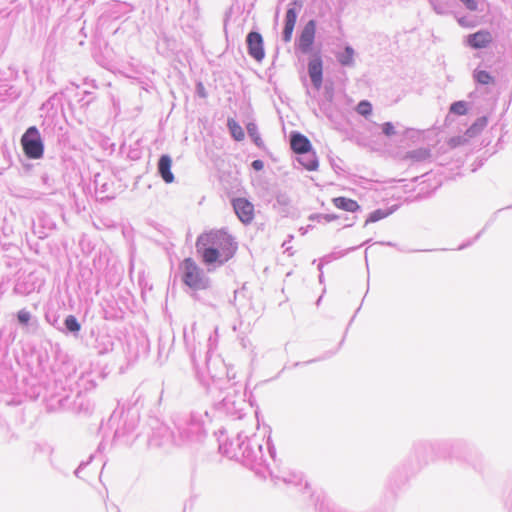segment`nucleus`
I'll return each mask as SVG.
<instances>
[{
  "label": "nucleus",
  "mask_w": 512,
  "mask_h": 512,
  "mask_svg": "<svg viewBox=\"0 0 512 512\" xmlns=\"http://www.w3.org/2000/svg\"><path fill=\"white\" fill-rule=\"evenodd\" d=\"M475 132V125H472L470 128L467 129L466 135H468L469 137H473L475 135Z\"/></svg>",
  "instance_id": "nucleus-27"
},
{
  "label": "nucleus",
  "mask_w": 512,
  "mask_h": 512,
  "mask_svg": "<svg viewBox=\"0 0 512 512\" xmlns=\"http://www.w3.org/2000/svg\"><path fill=\"white\" fill-rule=\"evenodd\" d=\"M474 78L478 83L483 85H487L493 82V77L484 70L475 71Z\"/></svg>",
  "instance_id": "nucleus-18"
},
{
  "label": "nucleus",
  "mask_w": 512,
  "mask_h": 512,
  "mask_svg": "<svg viewBox=\"0 0 512 512\" xmlns=\"http://www.w3.org/2000/svg\"><path fill=\"white\" fill-rule=\"evenodd\" d=\"M388 215H389V212L381 210V209H377L369 215V217L366 220V224L377 222L381 219L386 218Z\"/></svg>",
  "instance_id": "nucleus-20"
},
{
  "label": "nucleus",
  "mask_w": 512,
  "mask_h": 512,
  "mask_svg": "<svg viewBox=\"0 0 512 512\" xmlns=\"http://www.w3.org/2000/svg\"><path fill=\"white\" fill-rule=\"evenodd\" d=\"M300 163L309 171H314L318 168V159L315 153H306L299 159Z\"/></svg>",
  "instance_id": "nucleus-14"
},
{
  "label": "nucleus",
  "mask_w": 512,
  "mask_h": 512,
  "mask_svg": "<svg viewBox=\"0 0 512 512\" xmlns=\"http://www.w3.org/2000/svg\"><path fill=\"white\" fill-rule=\"evenodd\" d=\"M332 203L337 209L346 212H356L360 209V205L357 201L346 197L333 198Z\"/></svg>",
  "instance_id": "nucleus-12"
},
{
  "label": "nucleus",
  "mask_w": 512,
  "mask_h": 512,
  "mask_svg": "<svg viewBox=\"0 0 512 512\" xmlns=\"http://www.w3.org/2000/svg\"><path fill=\"white\" fill-rule=\"evenodd\" d=\"M315 32H316L315 21L314 20L308 21L301 32V35L299 38V43H298L299 49L302 52L307 53L310 51V49L313 45L314 39H315Z\"/></svg>",
  "instance_id": "nucleus-6"
},
{
  "label": "nucleus",
  "mask_w": 512,
  "mask_h": 512,
  "mask_svg": "<svg viewBox=\"0 0 512 512\" xmlns=\"http://www.w3.org/2000/svg\"><path fill=\"white\" fill-rule=\"evenodd\" d=\"M234 211L239 220L244 224H249L254 219V205L246 198H236L232 201Z\"/></svg>",
  "instance_id": "nucleus-5"
},
{
  "label": "nucleus",
  "mask_w": 512,
  "mask_h": 512,
  "mask_svg": "<svg viewBox=\"0 0 512 512\" xmlns=\"http://www.w3.org/2000/svg\"><path fill=\"white\" fill-rule=\"evenodd\" d=\"M248 54L257 62H261L265 57L263 37L258 32H250L246 38Z\"/></svg>",
  "instance_id": "nucleus-4"
},
{
  "label": "nucleus",
  "mask_w": 512,
  "mask_h": 512,
  "mask_svg": "<svg viewBox=\"0 0 512 512\" xmlns=\"http://www.w3.org/2000/svg\"><path fill=\"white\" fill-rule=\"evenodd\" d=\"M182 280L194 290H203L208 287V281L205 278L202 269L192 258H186L181 263Z\"/></svg>",
  "instance_id": "nucleus-2"
},
{
  "label": "nucleus",
  "mask_w": 512,
  "mask_h": 512,
  "mask_svg": "<svg viewBox=\"0 0 512 512\" xmlns=\"http://www.w3.org/2000/svg\"><path fill=\"white\" fill-rule=\"evenodd\" d=\"M17 317L20 323L27 324L30 321L31 315L28 311L20 310Z\"/></svg>",
  "instance_id": "nucleus-24"
},
{
  "label": "nucleus",
  "mask_w": 512,
  "mask_h": 512,
  "mask_svg": "<svg viewBox=\"0 0 512 512\" xmlns=\"http://www.w3.org/2000/svg\"><path fill=\"white\" fill-rule=\"evenodd\" d=\"M290 145L291 149L297 154H306L310 152L312 148L309 139L300 133L291 135Z\"/></svg>",
  "instance_id": "nucleus-8"
},
{
  "label": "nucleus",
  "mask_w": 512,
  "mask_h": 512,
  "mask_svg": "<svg viewBox=\"0 0 512 512\" xmlns=\"http://www.w3.org/2000/svg\"><path fill=\"white\" fill-rule=\"evenodd\" d=\"M356 110L360 115L368 116L372 112V105L370 104V102L364 100L359 102Z\"/></svg>",
  "instance_id": "nucleus-22"
},
{
  "label": "nucleus",
  "mask_w": 512,
  "mask_h": 512,
  "mask_svg": "<svg viewBox=\"0 0 512 512\" xmlns=\"http://www.w3.org/2000/svg\"><path fill=\"white\" fill-rule=\"evenodd\" d=\"M382 130H383L384 134L387 136H391V135L395 134L394 126L390 122L384 123L382 125Z\"/></svg>",
  "instance_id": "nucleus-25"
},
{
  "label": "nucleus",
  "mask_w": 512,
  "mask_h": 512,
  "mask_svg": "<svg viewBox=\"0 0 512 512\" xmlns=\"http://www.w3.org/2000/svg\"><path fill=\"white\" fill-rule=\"evenodd\" d=\"M353 57H354V50L347 46L343 53L338 55V61L344 65L348 66L353 63Z\"/></svg>",
  "instance_id": "nucleus-17"
},
{
  "label": "nucleus",
  "mask_w": 512,
  "mask_h": 512,
  "mask_svg": "<svg viewBox=\"0 0 512 512\" xmlns=\"http://www.w3.org/2000/svg\"><path fill=\"white\" fill-rule=\"evenodd\" d=\"M492 41V35L487 30H481L468 36V44L475 48L480 49L486 47Z\"/></svg>",
  "instance_id": "nucleus-9"
},
{
  "label": "nucleus",
  "mask_w": 512,
  "mask_h": 512,
  "mask_svg": "<svg viewBox=\"0 0 512 512\" xmlns=\"http://www.w3.org/2000/svg\"><path fill=\"white\" fill-rule=\"evenodd\" d=\"M335 218H336V216H327L326 217L327 220H332V219H335Z\"/></svg>",
  "instance_id": "nucleus-28"
},
{
  "label": "nucleus",
  "mask_w": 512,
  "mask_h": 512,
  "mask_svg": "<svg viewBox=\"0 0 512 512\" xmlns=\"http://www.w3.org/2000/svg\"><path fill=\"white\" fill-rule=\"evenodd\" d=\"M450 112L456 114V115H465L468 112L467 104L465 101H457L454 102L450 106Z\"/></svg>",
  "instance_id": "nucleus-19"
},
{
  "label": "nucleus",
  "mask_w": 512,
  "mask_h": 512,
  "mask_svg": "<svg viewBox=\"0 0 512 512\" xmlns=\"http://www.w3.org/2000/svg\"><path fill=\"white\" fill-rule=\"evenodd\" d=\"M65 326L71 332H78L81 328L79 322L73 315H69L66 317Z\"/></svg>",
  "instance_id": "nucleus-21"
},
{
  "label": "nucleus",
  "mask_w": 512,
  "mask_h": 512,
  "mask_svg": "<svg viewBox=\"0 0 512 512\" xmlns=\"http://www.w3.org/2000/svg\"><path fill=\"white\" fill-rule=\"evenodd\" d=\"M252 167L256 170V171H260L263 169L264 167V164L261 160H254L252 162Z\"/></svg>",
  "instance_id": "nucleus-26"
},
{
  "label": "nucleus",
  "mask_w": 512,
  "mask_h": 512,
  "mask_svg": "<svg viewBox=\"0 0 512 512\" xmlns=\"http://www.w3.org/2000/svg\"><path fill=\"white\" fill-rule=\"evenodd\" d=\"M21 145L25 156L29 159H40L44 154V144L35 126L29 127L22 135Z\"/></svg>",
  "instance_id": "nucleus-3"
},
{
  "label": "nucleus",
  "mask_w": 512,
  "mask_h": 512,
  "mask_svg": "<svg viewBox=\"0 0 512 512\" xmlns=\"http://www.w3.org/2000/svg\"><path fill=\"white\" fill-rule=\"evenodd\" d=\"M466 142V139L461 137V136H457V137H452L448 140V145L451 147V148H456L457 146H460L462 144H464Z\"/></svg>",
  "instance_id": "nucleus-23"
},
{
  "label": "nucleus",
  "mask_w": 512,
  "mask_h": 512,
  "mask_svg": "<svg viewBox=\"0 0 512 512\" xmlns=\"http://www.w3.org/2000/svg\"><path fill=\"white\" fill-rule=\"evenodd\" d=\"M172 159L168 155H162L158 161V171L166 183L174 181V175L171 172Z\"/></svg>",
  "instance_id": "nucleus-11"
},
{
  "label": "nucleus",
  "mask_w": 512,
  "mask_h": 512,
  "mask_svg": "<svg viewBox=\"0 0 512 512\" xmlns=\"http://www.w3.org/2000/svg\"><path fill=\"white\" fill-rule=\"evenodd\" d=\"M431 152L427 148H418L413 151H409L404 155L405 160H410L412 162H422L430 158Z\"/></svg>",
  "instance_id": "nucleus-13"
},
{
  "label": "nucleus",
  "mask_w": 512,
  "mask_h": 512,
  "mask_svg": "<svg viewBox=\"0 0 512 512\" xmlns=\"http://www.w3.org/2000/svg\"><path fill=\"white\" fill-rule=\"evenodd\" d=\"M196 250L205 265H223L236 255L238 243L225 230H211L197 238Z\"/></svg>",
  "instance_id": "nucleus-1"
},
{
  "label": "nucleus",
  "mask_w": 512,
  "mask_h": 512,
  "mask_svg": "<svg viewBox=\"0 0 512 512\" xmlns=\"http://www.w3.org/2000/svg\"><path fill=\"white\" fill-rule=\"evenodd\" d=\"M308 73L311 81L316 89H320L322 86V74H323V63L319 55H316L308 63Z\"/></svg>",
  "instance_id": "nucleus-7"
},
{
  "label": "nucleus",
  "mask_w": 512,
  "mask_h": 512,
  "mask_svg": "<svg viewBox=\"0 0 512 512\" xmlns=\"http://www.w3.org/2000/svg\"><path fill=\"white\" fill-rule=\"evenodd\" d=\"M228 128L236 141H242L245 137L242 127L232 118L228 119Z\"/></svg>",
  "instance_id": "nucleus-15"
},
{
  "label": "nucleus",
  "mask_w": 512,
  "mask_h": 512,
  "mask_svg": "<svg viewBox=\"0 0 512 512\" xmlns=\"http://www.w3.org/2000/svg\"><path fill=\"white\" fill-rule=\"evenodd\" d=\"M297 11L295 8L291 7L287 10L285 16V25L283 30V40L288 43L292 39L294 27L297 21Z\"/></svg>",
  "instance_id": "nucleus-10"
},
{
  "label": "nucleus",
  "mask_w": 512,
  "mask_h": 512,
  "mask_svg": "<svg viewBox=\"0 0 512 512\" xmlns=\"http://www.w3.org/2000/svg\"><path fill=\"white\" fill-rule=\"evenodd\" d=\"M247 131H248V134L249 136L253 139L254 143L258 146V147H263L264 146V142L258 132V128L257 126L254 124V123H249L247 125Z\"/></svg>",
  "instance_id": "nucleus-16"
}]
</instances>
